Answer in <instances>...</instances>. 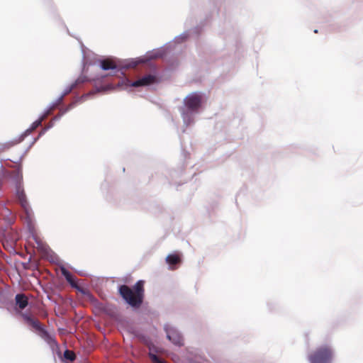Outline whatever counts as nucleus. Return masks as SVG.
Segmentation results:
<instances>
[{
  "instance_id": "f257e3e1",
  "label": "nucleus",
  "mask_w": 363,
  "mask_h": 363,
  "mask_svg": "<svg viewBox=\"0 0 363 363\" xmlns=\"http://www.w3.org/2000/svg\"><path fill=\"white\" fill-rule=\"evenodd\" d=\"M119 294L122 298L132 307L139 308L144 298V281H138L131 289L127 285H121L119 287Z\"/></svg>"
},
{
  "instance_id": "f03ea898",
  "label": "nucleus",
  "mask_w": 363,
  "mask_h": 363,
  "mask_svg": "<svg viewBox=\"0 0 363 363\" xmlns=\"http://www.w3.org/2000/svg\"><path fill=\"white\" fill-rule=\"evenodd\" d=\"M333 358V349L327 345L317 347L308 355L310 363H331Z\"/></svg>"
},
{
  "instance_id": "7ed1b4c3",
  "label": "nucleus",
  "mask_w": 363,
  "mask_h": 363,
  "mask_svg": "<svg viewBox=\"0 0 363 363\" xmlns=\"http://www.w3.org/2000/svg\"><path fill=\"white\" fill-rule=\"evenodd\" d=\"M12 173L17 177V184H16V198H17L19 203L21 204V208L23 209V211L26 213V218H28V220H30L32 214H33L32 209L30 207V205L27 201V198H26V195L25 194L24 189L22 187V186L19 182L20 179H21V176L20 177L18 170H13L12 172Z\"/></svg>"
},
{
  "instance_id": "20e7f679",
  "label": "nucleus",
  "mask_w": 363,
  "mask_h": 363,
  "mask_svg": "<svg viewBox=\"0 0 363 363\" xmlns=\"http://www.w3.org/2000/svg\"><path fill=\"white\" fill-rule=\"evenodd\" d=\"M184 104L189 110L196 111L201 106V96L196 93L191 94L186 97Z\"/></svg>"
},
{
  "instance_id": "39448f33",
  "label": "nucleus",
  "mask_w": 363,
  "mask_h": 363,
  "mask_svg": "<svg viewBox=\"0 0 363 363\" xmlns=\"http://www.w3.org/2000/svg\"><path fill=\"white\" fill-rule=\"evenodd\" d=\"M167 338L175 345L182 346L183 345V338L181 334L175 329H167Z\"/></svg>"
},
{
  "instance_id": "423d86ee",
  "label": "nucleus",
  "mask_w": 363,
  "mask_h": 363,
  "mask_svg": "<svg viewBox=\"0 0 363 363\" xmlns=\"http://www.w3.org/2000/svg\"><path fill=\"white\" fill-rule=\"evenodd\" d=\"M156 81V77L152 74H147L142 78L135 80L131 84L132 86L138 87V86H148L153 83H155Z\"/></svg>"
},
{
  "instance_id": "0eeeda50",
  "label": "nucleus",
  "mask_w": 363,
  "mask_h": 363,
  "mask_svg": "<svg viewBox=\"0 0 363 363\" xmlns=\"http://www.w3.org/2000/svg\"><path fill=\"white\" fill-rule=\"evenodd\" d=\"M21 315L24 320L35 330L41 333L45 329L44 326L38 319L33 318L30 315L26 313H22Z\"/></svg>"
},
{
  "instance_id": "6e6552de",
  "label": "nucleus",
  "mask_w": 363,
  "mask_h": 363,
  "mask_svg": "<svg viewBox=\"0 0 363 363\" xmlns=\"http://www.w3.org/2000/svg\"><path fill=\"white\" fill-rule=\"evenodd\" d=\"M61 274L65 277L67 281L72 286V287L79 289L75 277L64 267L60 268Z\"/></svg>"
},
{
  "instance_id": "1a4fd4ad",
  "label": "nucleus",
  "mask_w": 363,
  "mask_h": 363,
  "mask_svg": "<svg viewBox=\"0 0 363 363\" xmlns=\"http://www.w3.org/2000/svg\"><path fill=\"white\" fill-rule=\"evenodd\" d=\"M33 240L35 242L36 246L35 247L38 249V251H40L42 253L46 254L48 251V245L44 242L38 235H33Z\"/></svg>"
},
{
  "instance_id": "9d476101",
  "label": "nucleus",
  "mask_w": 363,
  "mask_h": 363,
  "mask_svg": "<svg viewBox=\"0 0 363 363\" xmlns=\"http://www.w3.org/2000/svg\"><path fill=\"white\" fill-rule=\"evenodd\" d=\"M16 305L21 310L24 309L28 304V299L23 294H18L15 297Z\"/></svg>"
},
{
  "instance_id": "9b49d317",
  "label": "nucleus",
  "mask_w": 363,
  "mask_h": 363,
  "mask_svg": "<svg viewBox=\"0 0 363 363\" xmlns=\"http://www.w3.org/2000/svg\"><path fill=\"white\" fill-rule=\"evenodd\" d=\"M101 67L104 70L115 69L116 65L112 60L106 59L101 62Z\"/></svg>"
},
{
  "instance_id": "f8f14e48",
  "label": "nucleus",
  "mask_w": 363,
  "mask_h": 363,
  "mask_svg": "<svg viewBox=\"0 0 363 363\" xmlns=\"http://www.w3.org/2000/svg\"><path fill=\"white\" fill-rule=\"evenodd\" d=\"M166 261L169 265H175L181 262V259L178 255L171 254L166 257Z\"/></svg>"
},
{
  "instance_id": "ddd939ff",
  "label": "nucleus",
  "mask_w": 363,
  "mask_h": 363,
  "mask_svg": "<svg viewBox=\"0 0 363 363\" xmlns=\"http://www.w3.org/2000/svg\"><path fill=\"white\" fill-rule=\"evenodd\" d=\"M40 336L42 337V338H43L49 343H52V342H54L53 337L48 333V331L45 329H44L40 333Z\"/></svg>"
},
{
  "instance_id": "4468645a",
  "label": "nucleus",
  "mask_w": 363,
  "mask_h": 363,
  "mask_svg": "<svg viewBox=\"0 0 363 363\" xmlns=\"http://www.w3.org/2000/svg\"><path fill=\"white\" fill-rule=\"evenodd\" d=\"M64 356L67 359L70 361H74L76 358L74 352L71 350H66L64 353Z\"/></svg>"
},
{
  "instance_id": "2eb2a0df",
  "label": "nucleus",
  "mask_w": 363,
  "mask_h": 363,
  "mask_svg": "<svg viewBox=\"0 0 363 363\" xmlns=\"http://www.w3.org/2000/svg\"><path fill=\"white\" fill-rule=\"evenodd\" d=\"M41 123H42V119H39L36 121H35L33 124H32V126H31V129L32 130H34L37 127H38L39 125H41Z\"/></svg>"
},
{
  "instance_id": "dca6fc26",
  "label": "nucleus",
  "mask_w": 363,
  "mask_h": 363,
  "mask_svg": "<svg viewBox=\"0 0 363 363\" xmlns=\"http://www.w3.org/2000/svg\"><path fill=\"white\" fill-rule=\"evenodd\" d=\"M112 89H113V85L111 84H108L106 86L101 87V89H99V91H106V90Z\"/></svg>"
},
{
  "instance_id": "f3484780",
  "label": "nucleus",
  "mask_w": 363,
  "mask_h": 363,
  "mask_svg": "<svg viewBox=\"0 0 363 363\" xmlns=\"http://www.w3.org/2000/svg\"><path fill=\"white\" fill-rule=\"evenodd\" d=\"M19 239V236L16 233H13V235L11 238V242L16 243Z\"/></svg>"
}]
</instances>
